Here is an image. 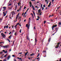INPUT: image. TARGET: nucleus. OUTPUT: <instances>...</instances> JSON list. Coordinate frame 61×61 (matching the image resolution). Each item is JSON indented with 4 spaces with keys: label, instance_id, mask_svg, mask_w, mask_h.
Segmentation results:
<instances>
[{
    "label": "nucleus",
    "instance_id": "nucleus-1",
    "mask_svg": "<svg viewBox=\"0 0 61 61\" xmlns=\"http://www.w3.org/2000/svg\"><path fill=\"white\" fill-rule=\"evenodd\" d=\"M57 26V25L56 24L55 25H53L52 27H51L52 30H54V27H56Z\"/></svg>",
    "mask_w": 61,
    "mask_h": 61
},
{
    "label": "nucleus",
    "instance_id": "nucleus-2",
    "mask_svg": "<svg viewBox=\"0 0 61 61\" xmlns=\"http://www.w3.org/2000/svg\"><path fill=\"white\" fill-rule=\"evenodd\" d=\"M60 42H59V43H57V47L56 46V48H57L58 47H59V45H60Z\"/></svg>",
    "mask_w": 61,
    "mask_h": 61
},
{
    "label": "nucleus",
    "instance_id": "nucleus-3",
    "mask_svg": "<svg viewBox=\"0 0 61 61\" xmlns=\"http://www.w3.org/2000/svg\"><path fill=\"white\" fill-rule=\"evenodd\" d=\"M60 42H59V43H57V47L56 46V48H57L58 47H59V45H60Z\"/></svg>",
    "mask_w": 61,
    "mask_h": 61
},
{
    "label": "nucleus",
    "instance_id": "nucleus-4",
    "mask_svg": "<svg viewBox=\"0 0 61 61\" xmlns=\"http://www.w3.org/2000/svg\"><path fill=\"white\" fill-rule=\"evenodd\" d=\"M29 26H30V24H29V25H28V24H27L26 25V27H27V28H28V29H29Z\"/></svg>",
    "mask_w": 61,
    "mask_h": 61
},
{
    "label": "nucleus",
    "instance_id": "nucleus-5",
    "mask_svg": "<svg viewBox=\"0 0 61 61\" xmlns=\"http://www.w3.org/2000/svg\"><path fill=\"white\" fill-rule=\"evenodd\" d=\"M8 46V45H7V46H3V47H4V48H6Z\"/></svg>",
    "mask_w": 61,
    "mask_h": 61
},
{
    "label": "nucleus",
    "instance_id": "nucleus-6",
    "mask_svg": "<svg viewBox=\"0 0 61 61\" xmlns=\"http://www.w3.org/2000/svg\"><path fill=\"white\" fill-rule=\"evenodd\" d=\"M18 15H17L16 17V19H15V20H16V21H15V22H16L17 21V18H18Z\"/></svg>",
    "mask_w": 61,
    "mask_h": 61
},
{
    "label": "nucleus",
    "instance_id": "nucleus-7",
    "mask_svg": "<svg viewBox=\"0 0 61 61\" xmlns=\"http://www.w3.org/2000/svg\"><path fill=\"white\" fill-rule=\"evenodd\" d=\"M2 36L3 37V38H5V35L4 34H3Z\"/></svg>",
    "mask_w": 61,
    "mask_h": 61
},
{
    "label": "nucleus",
    "instance_id": "nucleus-8",
    "mask_svg": "<svg viewBox=\"0 0 61 61\" xmlns=\"http://www.w3.org/2000/svg\"><path fill=\"white\" fill-rule=\"evenodd\" d=\"M3 14H4V16H5V15H6V14H5V13L4 12H3Z\"/></svg>",
    "mask_w": 61,
    "mask_h": 61
},
{
    "label": "nucleus",
    "instance_id": "nucleus-9",
    "mask_svg": "<svg viewBox=\"0 0 61 61\" xmlns=\"http://www.w3.org/2000/svg\"><path fill=\"white\" fill-rule=\"evenodd\" d=\"M13 14H15V12L14 11H13L12 12V15H14Z\"/></svg>",
    "mask_w": 61,
    "mask_h": 61
},
{
    "label": "nucleus",
    "instance_id": "nucleus-10",
    "mask_svg": "<svg viewBox=\"0 0 61 61\" xmlns=\"http://www.w3.org/2000/svg\"><path fill=\"white\" fill-rule=\"evenodd\" d=\"M36 42H37V40H36V38H35V44L36 43Z\"/></svg>",
    "mask_w": 61,
    "mask_h": 61
},
{
    "label": "nucleus",
    "instance_id": "nucleus-11",
    "mask_svg": "<svg viewBox=\"0 0 61 61\" xmlns=\"http://www.w3.org/2000/svg\"><path fill=\"white\" fill-rule=\"evenodd\" d=\"M10 58V56H8L7 58V60H9Z\"/></svg>",
    "mask_w": 61,
    "mask_h": 61
},
{
    "label": "nucleus",
    "instance_id": "nucleus-12",
    "mask_svg": "<svg viewBox=\"0 0 61 61\" xmlns=\"http://www.w3.org/2000/svg\"><path fill=\"white\" fill-rule=\"evenodd\" d=\"M50 40H51V38H50L49 39H48V41L49 43L50 42Z\"/></svg>",
    "mask_w": 61,
    "mask_h": 61
},
{
    "label": "nucleus",
    "instance_id": "nucleus-13",
    "mask_svg": "<svg viewBox=\"0 0 61 61\" xmlns=\"http://www.w3.org/2000/svg\"><path fill=\"white\" fill-rule=\"evenodd\" d=\"M41 11V9H40L38 10V13H40V11Z\"/></svg>",
    "mask_w": 61,
    "mask_h": 61
},
{
    "label": "nucleus",
    "instance_id": "nucleus-14",
    "mask_svg": "<svg viewBox=\"0 0 61 61\" xmlns=\"http://www.w3.org/2000/svg\"><path fill=\"white\" fill-rule=\"evenodd\" d=\"M32 9H33V10H35V8H34V6L33 5H32Z\"/></svg>",
    "mask_w": 61,
    "mask_h": 61
},
{
    "label": "nucleus",
    "instance_id": "nucleus-15",
    "mask_svg": "<svg viewBox=\"0 0 61 61\" xmlns=\"http://www.w3.org/2000/svg\"><path fill=\"white\" fill-rule=\"evenodd\" d=\"M26 37L27 38V40H29V37H28V36H27Z\"/></svg>",
    "mask_w": 61,
    "mask_h": 61
},
{
    "label": "nucleus",
    "instance_id": "nucleus-16",
    "mask_svg": "<svg viewBox=\"0 0 61 61\" xmlns=\"http://www.w3.org/2000/svg\"><path fill=\"white\" fill-rule=\"evenodd\" d=\"M7 54H6L4 56H3V57H6V56H7Z\"/></svg>",
    "mask_w": 61,
    "mask_h": 61
},
{
    "label": "nucleus",
    "instance_id": "nucleus-17",
    "mask_svg": "<svg viewBox=\"0 0 61 61\" xmlns=\"http://www.w3.org/2000/svg\"><path fill=\"white\" fill-rule=\"evenodd\" d=\"M7 39L8 41H9V43H10V40H9V39Z\"/></svg>",
    "mask_w": 61,
    "mask_h": 61
},
{
    "label": "nucleus",
    "instance_id": "nucleus-18",
    "mask_svg": "<svg viewBox=\"0 0 61 61\" xmlns=\"http://www.w3.org/2000/svg\"><path fill=\"white\" fill-rule=\"evenodd\" d=\"M16 8H17V5H16L15 7V10H16V9H15Z\"/></svg>",
    "mask_w": 61,
    "mask_h": 61
},
{
    "label": "nucleus",
    "instance_id": "nucleus-19",
    "mask_svg": "<svg viewBox=\"0 0 61 61\" xmlns=\"http://www.w3.org/2000/svg\"><path fill=\"white\" fill-rule=\"evenodd\" d=\"M33 15H34L35 16V13H34V12L33 11Z\"/></svg>",
    "mask_w": 61,
    "mask_h": 61
},
{
    "label": "nucleus",
    "instance_id": "nucleus-20",
    "mask_svg": "<svg viewBox=\"0 0 61 61\" xmlns=\"http://www.w3.org/2000/svg\"><path fill=\"white\" fill-rule=\"evenodd\" d=\"M15 36H16V35H17V32H15Z\"/></svg>",
    "mask_w": 61,
    "mask_h": 61
},
{
    "label": "nucleus",
    "instance_id": "nucleus-21",
    "mask_svg": "<svg viewBox=\"0 0 61 61\" xmlns=\"http://www.w3.org/2000/svg\"><path fill=\"white\" fill-rule=\"evenodd\" d=\"M3 9H6V7H3Z\"/></svg>",
    "mask_w": 61,
    "mask_h": 61
},
{
    "label": "nucleus",
    "instance_id": "nucleus-22",
    "mask_svg": "<svg viewBox=\"0 0 61 61\" xmlns=\"http://www.w3.org/2000/svg\"><path fill=\"white\" fill-rule=\"evenodd\" d=\"M39 56V53H38V55L37 56V57H38Z\"/></svg>",
    "mask_w": 61,
    "mask_h": 61
},
{
    "label": "nucleus",
    "instance_id": "nucleus-23",
    "mask_svg": "<svg viewBox=\"0 0 61 61\" xmlns=\"http://www.w3.org/2000/svg\"><path fill=\"white\" fill-rule=\"evenodd\" d=\"M49 5H51V1L49 3Z\"/></svg>",
    "mask_w": 61,
    "mask_h": 61
},
{
    "label": "nucleus",
    "instance_id": "nucleus-24",
    "mask_svg": "<svg viewBox=\"0 0 61 61\" xmlns=\"http://www.w3.org/2000/svg\"><path fill=\"white\" fill-rule=\"evenodd\" d=\"M12 5L11 3L10 4L8 5V6H10V5Z\"/></svg>",
    "mask_w": 61,
    "mask_h": 61
},
{
    "label": "nucleus",
    "instance_id": "nucleus-25",
    "mask_svg": "<svg viewBox=\"0 0 61 61\" xmlns=\"http://www.w3.org/2000/svg\"><path fill=\"white\" fill-rule=\"evenodd\" d=\"M8 25H7L6 26V28H8Z\"/></svg>",
    "mask_w": 61,
    "mask_h": 61
},
{
    "label": "nucleus",
    "instance_id": "nucleus-26",
    "mask_svg": "<svg viewBox=\"0 0 61 61\" xmlns=\"http://www.w3.org/2000/svg\"><path fill=\"white\" fill-rule=\"evenodd\" d=\"M46 20H45L44 21V24H46Z\"/></svg>",
    "mask_w": 61,
    "mask_h": 61
},
{
    "label": "nucleus",
    "instance_id": "nucleus-27",
    "mask_svg": "<svg viewBox=\"0 0 61 61\" xmlns=\"http://www.w3.org/2000/svg\"><path fill=\"white\" fill-rule=\"evenodd\" d=\"M11 36H11V35L9 37V38H10V39H11Z\"/></svg>",
    "mask_w": 61,
    "mask_h": 61
},
{
    "label": "nucleus",
    "instance_id": "nucleus-28",
    "mask_svg": "<svg viewBox=\"0 0 61 61\" xmlns=\"http://www.w3.org/2000/svg\"><path fill=\"white\" fill-rule=\"evenodd\" d=\"M30 5H32V3H31V2H30Z\"/></svg>",
    "mask_w": 61,
    "mask_h": 61
},
{
    "label": "nucleus",
    "instance_id": "nucleus-29",
    "mask_svg": "<svg viewBox=\"0 0 61 61\" xmlns=\"http://www.w3.org/2000/svg\"><path fill=\"white\" fill-rule=\"evenodd\" d=\"M17 26V24H16V25L15 26V27H16V26Z\"/></svg>",
    "mask_w": 61,
    "mask_h": 61
},
{
    "label": "nucleus",
    "instance_id": "nucleus-30",
    "mask_svg": "<svg viewBox=\"0 0 61 61\" xmlns=\"http://www.w3.org/2000/svg\"><path fill=\"white\" fill-rule=\"evenodd\" d=\"M27 53H25V56H26L27 55Z\"/></svg>",
    "mask_w": 61,
    "mask_h": 61
},
{
    "label": "nucleus",
    "instance_id": "nucleus-31",
    "mask_svg": "<svg viewBox=\"0 0 61 61\" xmlns=\"http://www.w3.org/2000/svg\"><path fill=\"white\" fill-rule=\"evenodd\" d=\"M20 2L18 3V5H19H19H20Z\"/></svg>",
    "mask_w": 61,
    "mask_h": 61
},
{
    "label": "nucleus",
    "instance_id": "nucleus-32",
    "mask_svg": "<svg viewBox=\"0 0 61 61\" xmlns=\"http://www.w3.org/2000/svg\"><path fill=\"white\" fill-rule=\"evenodd\" d=\"M0 54L1 55V54H3V52H0Z\"/></svg>",
    "mask_w": 61,
    "mask_h": 61
},
{
    "label": "nucleus",
    "instance_id": "nucleus-33",
    "mask_svg": "<svg viewBox=\"0 0 61 61\" xmlns=\"http://www.w3.org/2000/svg\"><path fill=\"white\" fill-rule=\"evenodd\" d=\"M43 6V5L42 4H41V8H42V6Z\"/></svg>",
    "mask_w": 61,
    "mask_h": 61
},
{
    "label": "nucleus",
    "instance_id": "nucleus-34",
    "mask_svg": "<svg viewBox=\"0 0 61 61\" xmlns=\"http://www.w3.org/2000/svg\"><path fill=\"white\" fill-rule=\"evenodd\" d=\"M26 15H23V17H26Z\"/></svg>",
    "mask_w": 61,
    "mask_h": 61
},
{
    "label": "nucleus",
    "instance_id": "nucleus-35",
    "mask_svg": "<svg viewBox=\"0 0 61 61\" xmlns=\"http://www.w3.org/2000/svg\"><path fill=\"white\" fill-rule=\"evenodd\" d=\"M4 42H0V44H2V43L4 44Z\"/></svg>",
    "mask_w": 61,
    "mask_h": 61
},
{
    "label": "nucleus",
    "instance_id": "nucleus-36",
    "mask_svg": "<svg viewBox=\"0 0 61 61\" xmlns=\"http://www.w3.org/2000/svg\"><path fill=\"white\" fill-rule=\"evenodd\" d=\"M22 54V52H21L20 53H18L19 54H20V55H21V54Z\"/></svg>",
    "mask_w": 61,
    "mask_h": 61
},
{
    "label": "nucleus",
    "instance_id": "nucleus-37",
    "mask_svg": "<svg viewBox=\"0 0 61 61\" xmlns=\"http://www.w3.org/2000/svg\"><path fill=\"white\" fill-rule=\"evenodd\" d=\"M3 51V52H4V53H5V51L4 50Z\"/></svg>",
    "mask_w": 61,
    "mask_h": 61
},
{
    "label": "nucleus",
    "instance_id": "nucleus-38",
    "mask_svg": "<svg viewBox=\"0 0 61 61\" xmlns=\"http://www.w3.org/2000/svg\"><path fill=\"white\" fill-rule=\"evenodd\" d=\"M22 30L21 29H20V33H21V31Z\"/></svg>",
    "mask_w": 61,
    "mask_h": 61
},
{
    "label": "nucleus",
    "instance_id": "nucleus-39",
    "mask_svg": "<svg viewBox=\"0 0 61 61\" xmlns=\"http://www.w3.org/2000/svg\"><path fill=\"white\" fill-rule=\"evenodd\" d=\"M42 10H44V8L42 7Z\"/></svg>",
    "mask_w": 61,
    "mask_h": 61
},
{
    "label": "nucleus",
    "instance_id": "nucleus-40",
    "mask_svg": "<svg viewBox=\"0 0 61 61\" xmlns=\"http://www.w3.org/2000/svg\"><path fill=\"white\" fill-rule=\"evenodd\" d=\"M36 37H37V36H36H36H35V38H36Z\"/></svg>",
    "mask_w": 61,
    "mask_h": 61
},
{
    "label": "nucleus",
    "instance_id": "nucleus-41",
    "mask_svg": "<svg viewBox=\"0 0 61 61\" xmlns=\"http://www.w3.org/2000/svg\"><path fill=\"white\" fill-rule=\"evenodd\" d=\"M61 25V22H59V25Z\"/></svg>",
    "mask_w": 61,
    "mask_h": 61
},
{
    "label": "nucleus",
    "instance_id": "nucleus-42",
    "mask_svg": "<svg viewBox=\"0 0 61 61\" xmlns=\"http://www.w3.org/2000/svg\"><path fill=\"white\" fill-rule=\"evenodd\" d=\"M26 14V12H25L24 13V15H25Z\"/></svg>",
    "mask_w": 61,
    "mask_h": 61
},
{
    "label": "nucleus",
    "instance_id": "nucleus-43",
    "mask_svg": "<svg viewBox=\"0 0 61 61\" xmlns=\"http://www.w3.org/2000/svg\"><path fill=\"white\" fill-rule=\"evenodd\" d=\"M12 56L13 57H15V56L14 55H13Z\"/></svg>",
    "mask_w": 61,
    "mask_h": 61
},
{
    "label": "nucleus",
    "instance_id": "nucleus-44",
    "mask_svg": "<svg viewBox=\"0 0 61 61\" xmlns=\"http://www.w3.org/2000/svg\"><path fill=\"white\" fill-rule=\"evenodd\" d=\"M7 52V51H5V53H6Z\"/></svg>",
    "mask_w": 61,
    "mask_h": 61
},
{
    "label": "nucleus",
    "instance_id": "nucleus-45",
    "mask_svg": "<svg viewBox=\"0 0 61 61\" xmlns=\"http://www.w3.org/2000/svg\"><path fill=\"white\" fill-rule=\"evenodd\" d=\"M19 59H20V60H22V58H20Z\"/></svg>",
    "mask_w": 61,
    "mask_h": 61
},
{
    "label": "nucleus",
    "instance_id": "nucleus-46",
    "mask_svg": "<svg viewBox=\"0 0 61 61\" xmlns=\"http://www.w3.org/2000/svg\"><path fill=\"white\" fill-rule=\"evenodd\" d=\"M37 18H38V19H40V17H39V16H38L37 17Z\"/></svg>",
    "mask_w": 61,
    "mask_h": 61
},
{
    "label": "nucleus",
    "instance_id": "nucleus-47",
    "mask_svg": "<svg viewBox=\"0 0 61 61\" xmlns=\"http://www.w3.org/2000/svg\"><path fill=\"white\" fill-rule=\"evenodd\" d=\"M19 23H17V25H19Z\"/></svg>",
    "mask_w": 61,
    "mask_h": 61
},
{
    "label": "nucleus",
    "instance_id": "nucleus-48",
    "mask_svg": "<svg viewBox=\"0 0 61 61\" xmlns=\"http://www.w3.org/2000/svg\"><path fill=\"white\" fill-rule=\"evenodd\" d=\"M43 53H44V52H45V53H46V51H43Z\"/></svg>",
    "mask_w": 61,
    "mask_h": 61
},
{
    "label": "nucleus",
    "instance_id": "nucleus-49",
    "mask_svg": "<svg viewBox=\"0 0 61 61\" xmlns=\"http://www.w3.org/2000/svg\"><path fill=\"white\" fill-rule=\"evenodd\" d=\"M32 56H34V55H35V54H34L33 53H32Z\"/></svg>",
    "mask_w": 61,
    "mask_h": 61
},
{
    "label": "nucleus",
    "instance_id": "nucleus-50",
    "mask_svg": "<svg viewBox=\"0 0 61 61\" xmlns=\"http://www.w3.org/2000/svg\"><path fill=\"white\" fill-rule=\"evenodd\" d=\"M32 16L33 18H34V15H32Z\"/></svg>",
    "mask_w": 61,
    "mask_h": 61
},
{
    "label": "nucleus",
    "instance_id": "nucleus-51",
    "mask_svg": "<svg viewBox=\"0 0 61 61\" xmlns=\"http://www.w3.org/2000/svg\"><path fill=\"white\" fill-rule=\"evenodd\" d=\"M51 5H48V7H50V6H51Z\"/></svg>",
    "mask_w": 61,
    "mask_h": 61
},
{
    "label": "nucleus",
    "instance_id": "nucleus-52",
    "mask_svg": "<svg viewBox=\"0 0 61 61\" xmlns=\"http://www.w3.org/2000/svg\"><path fill=\"white\" fill-rule=\"evenodd\" d=\"M5 27H6V26H5L4 27V28L5 29Z\"/></svg>",
    "mask_w": 61,
    "mask_h": 61
},
{
    "label": "nucleus",
    "instance_id": "nucleus-53",
    "mask_svg": "<svg viewBox=\"0 0 61 61\" xmlns=\"http://www.w3.org/2000/svg\"><path fill=\"white\" fill-rule=\"evenodd\" d=\"M11 34V32L10 31V33H9V35H10V34Z\"/></svg>",
    "mask_w": 61,
    "mask_h": 61
},
{
    "label": "nucleus",
    "instance_id": "nucleus-54",
    "mask_svg": "<svg viewBox=\"0 0 61 61\" xmlns=\"http://www.w3.org/2000/svg\"><path fill=\"white\" fill-rule=\"evenodd\" d=\"M14 61H16V59H14Z\"/></svg>",
    "mask_w": 61,
    "mask_h": 61
},
{
    "label": "nucleus",
    "instance_id": "nucleus-55",
    "mask_svg": "<svg viewBox=\"0 0 61 61\" xmlns=\"http://www.w3.org/2000/svg\"><path fill=\"white\" fill-rule=\"evenodd\" d=\"M35 7H36L37 8H38V7H37V6H35Z\"/></svg>",
    "mask_w": 61,
    "mask_h": 61
},
{
    "label": "nucleus",
    "instance_id": "nucleus-56",
    "mask_svg": "<svg viewBox=\"0 0 61 61\" xmlns=\"http://www.w3.org/2000/svg\"><path fill=\"white\" fill-rule=\"evenodd\" d=\"M30 56H33V55H32V54H30Z\"/></svg>",
    "mask_w": 61,
    "mask_h": 61
},
{
    "label": "nucleus",
    "instance_id": "nucleus-57",
    "mask_svg": "<svg viewBox=\"0 0 61 61\" xmlns=\"http://www.w3.org/2000/svg\"><path fill=\"white\" fill-rule=\"evenodd\" d=\"M43 7H45V5H43Z\"/></svg>",
    "mask_w": 61,
    "mask_h": 61
},
{
    "label": "nucleus",
    "instance_id": "nucleus-58",
    "mask_svg": "<svg viewBox=\"0 0 61 61\" xmlns=\"http://www.w3.org/2000/svg\"><path fill=\"white\" fill-rule=\"evenodd\" d=\"M7 16H8V15H7L5 16V18H7Z\"/></svg>",
    "mask_w": 61,
    "mask_h": 61
},
{
    "label": "nucleus",
    "instance_id": "nucleus-59",
    "mask_svg": "<svg viewBox=\"0 0 61 61\" xmlns=\"http://www.w3.org/2000/svg\"><path fill=\"white\" fill-rule=\"evenodd\" d=\"M34 29H36V27L34 26Z\"/></svg>",
    "mask_w": 61,
    "mask_h": 61
},
{
    "label": "nucleus",
    "instance_id": "nucleus-60",
    "mask_svg": "<svg viewBox=\"0 0 61 61\" xmlns=\"http://www.w3.org/2000/svg\"><path fill=\"white\" fill-rule=\"evenodd\" d=\"M24 21L25 22V21H26V20L25 19V20H24Z\"/></svg>",
    "mask_w": 61,
    "mask_h": 61
},
{
    "label": "nucleus",
    "instance_id": "nucleus-61",
    "mask_svg": "<svg viewBox=\"0 0 61 61\" xmlns=\"http://www.w3.org/2000/svg\"><path fill=\"white\" fill-rule=\"evenodd\" d=\"M26 8L25 6L24 7V9H25V8Z\"/></svg>",
    "mask_w": 61,
    "mask_h": 61
},
{
    "label": "nucleus",
    "instance_id": "nucleus-62",
    "mask_svg": "<svg viewBox=\"0 0 61 61\" xmlns=\"http://www.w3.org/2000/svg\"><path fill=\"white\" fill-rule=\"evenodd\" d=\"M6 61V60H5V59H4V60H3V61Z\"/></svg>",
    "mask_w": 61,
    "mask_h": 61
},
{
    "label": "nucleus",
    "instance_id": "nucleus-63",
    "mask_svg": "<svg viewBox=\"0 0 61 61\" xmlns=\"http://www.w3.org/2000/svg\"><path fill=\"white\" fill-rule=\"evenodd\" d=\"M39 59V57H38V58H37V59Z\"/></svg>",
    "mask_w": 61,
    "mask_h": 61
},
{
    "label": "nucleus",
    "instance_id": "nucleus-64",
    "mask_svg": "<svg viewBox=\"0 0 61 61\" xmlns=\"http://www.w3.org/2000/svg\"><path fill=\"white\" fill-rule=\"evenodd\" d=\"M15 44L14 43V41H13V45H14V44Z\"/></svg>",
    "mask_w": 61,
    "mask_h": 61
}]
</instances>
